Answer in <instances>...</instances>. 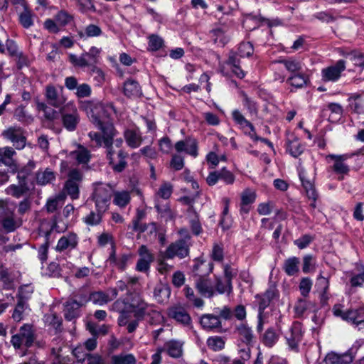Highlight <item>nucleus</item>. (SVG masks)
I'll use <instances>...</instances> for the list:
<instances>
[{"label": "nucleus", "mask_w": 364, "mask_h": 364, "mask_svg": "<svg viewBox=\"0 0 364 364\" xmlns=\"http://www.w3.org/2000/svg\"><path fill=\"white\" fill-rule=\"evenodd\" d=\"M81 107L86 112L92 123L102 132V133L90 132L88 134L90 140L97 146H103L106 149L107 158L109 164L112 165L116 171L121 172L127 166L126 158L127 154L120 149L117 153L119 162L117 164L114 163L113 144L114 143L116 146L120 147L123 143L122 138L114 141V137L117 134V131L113 123L109 120L112 115L116 112L114 107L111 103L105 104L100 102L86 101L82 103Z\"/></svg>", "instance_id": "f257e3e1"}, {"label": "nucleus", "mask_w": 364, "mask_h": 364, "mask_svg": "<svg viewBox=\"0 0 364 364\" xmlns=\"http://www.w3.org/2000/svg\"><path fill=\"white\" fill-rule=\"evenodd\" d=\"M112 310L119 314L117 323L121 327H126L129 333L136 330L146 316L156 312L153 305L146 302L137 294L117 299L112 304Z\"/></svg>", "instance_id": "f03ea898"}, {"label": "nucleus", "mask_w": 364, "mask_h": 364, "mask_svg": "<svg viewBox=\"0 0 364 364\" xmlns=\"http://www.w3.org/2000/svg\"><path fill=\"white\" fill-rule=\"evenodd\" d=\"M101 49L95 46H92L89 51L82 53L80 55L75 54L69 55V61L75 68L85 69L88 68L91 72L102 73V71L97 68V64L99 62Z\"/></svg>", "instance_id": "7ed1b4c3"}, {"label": "nucleus", "mask_w": 364, "mask_h": 364, "mask_svg": "<svg viewBox=\"0 0 364 364\" xmlns=\"http://www.w3.org/2000/svg\"><path fill=\"white\" fill-rule=\"evenodd\" d=\"M232 118L235 124L241 129L245 134L249 136L254 141H260L267 144L270 148H273V144L267 139L258 136L256 129L250 121L247 119L244 114L237 109H235L231 113Z\"/></svg>", "instance_id": "20e7f679"}, {"label": "nucleus", "mask_w": 364, "mask_h": 364, "mask_svg": "<svg viewBox=\"0 0 364 364\" xmlns=\"http://www.w3.org/2000/svg\"><path fill=\"white\" fill-rule=\"evenodd\" d=\"M63 127L68 132L76 130L80 121V114L73 102H68L59 110Z\"/></svg>", "instance_id": "39448f33"}, {"label": "nucleus", "mask_w": 364, "mask_h": 364, "mask_svg": "<svg viewBox=\"0 0 364 364\" xmlns=\"http://www.w3.org/2000/svg\"><path fill=\"white\" fill-rule=\"evenodd\" d=\"M36 339L35 331L33 326L25 323L19 328L18 333L11 338V343L15 349H21L23 346L30 348Z\"/></svg>", "instance_id": "423d86ee"}, {"label": "nucleus", "mask_w": 364, "mask_h": 364, "mask_svg": "<svg viewBox=\"0 0 364 364\" xmlns=\"http://www.w3.org/2000/svg\"><path fill=\"white\" fill-rule=\"evenodd\" d=\"M112 193V187L109 185L102 183H95L92 195L95 209H101V211L107 212L109 207Z\"/></svg>", "instance_id": "0eeeda50"}, {"label": "nucleus", "mask_w": 364, "mask_h": 364, "mask_svg": "<svg viewBox=\"0 0 364 364\" xmlns=\"http://www.w3.org/2000/svg\"><path fill=\"white\" fill-rule=\"evenodd\" d=\"M364 345V339L355 341L351 348L343 354L328 353L324 359L326 364H350L355 358L358 350Z\"/></svg>", "instance_id": "6e6552de"}, {"label": "nucleus", "mask_w": 364, "mask_h": 364, "mask_svg": "<svg viewBox=\"0 0 364 364\" xmlns=\"http://www.w3.org/2000/svg\"><path fill=\"white\" fill-rule=\"evenodd\" d=\"M189 255V245L186 239H180L171 243L161 253L163 259H171L174 257L183 259Z\"/></svg>", "instance_id": "1a4fd4ad"}, {"label": "nucleus", "mask_w": 364, "mask_h": 364, "mask_svg": "<svg viewBox=\"0 0 364 364\" xmlns=\"http://www.w3.org/2000/svg\"><path fill=\"white\" fill-rule=\"evenodd\" d=\"M304 331L300 322L292 323L289 331L285 334L286 343L290 350L298 352L300 343L303 340Z\"/></svg>", "instance_id": "9d476101"}, {"label": "nucleus", "mask_w": 364, "mask_h": 364, "mask_svg": "<svg viewBox=\"0 0 364 364\" xmlns=\"http://www.w3.org/2000/svg\"><path fill=\"white\" fill-rule=\"evenodd\" d=\"M45 97L47 102L55 108H61L66 103L67 97L63 95V87L58 88L49 84L45 87Z\"/></svg>", "instance_id": "9b49d317"}, {"label": "nucleus", "mask_w": 364, "mask_h": 364, "mask_svg": "<svg viewBox=\"0 0 364 364\" xmlns=\"http://www.w3.org/2000/svg\"><path fill=\"white\" fill-rule=\"evenodd\" d=\"M298 171L299 177L305 191L306 196L309 200L311 201L310 207L314 210L316 208V200L318 198V194L316 190L314 182L308 178L307 173L304 168H300Z\"/></svg>", "instance_id": "f8f14e48"}, {"label": "nucleus", "mask_w": 364, "mask_h": 364, "mask_svg": "<svg viewBox=\"0 0 364 364\" xmlns=\"http://www.w3.org/2000/svg\"><path fill=\"white\" fill-rule=\"evenodd\" d=\"M41 228L45 233L46 239L48 240L52 232H63L67 230L68 225L65 222L63 221L60 215L58 214L54 215L50 220H45L42 222Z\"/></svg>", "instance_id": "ddd939ff"}, {"label": "nucleus", "mask_w": 364, "mask_h": 364, "mask_svg": "<svg viewBox=\"0 0 364 364\" xmlns=\"http://www.w3.org/2000/svg\"><path fill=\"white\" fill-rule=\"evenodd\" d=\"M2 136L11 141L17 149H22L26 146V139L21 127H10L2 132Z\"/></svg>", "instance_id": "4468645a"}, {"label": "nucleus", "mask_w": 364, "mask_h": 364, "mask_svg": "<svg viewBox=\"0 0 364 364\" xmlns=\"http://www.w3.org/2000/svg\"><path fill=\"white\" fill-rule=\"evenodd\" d=\"M346 70V61L338 60L336 64L321 70V79L324 82H336L339 80L341 73Z\"/></svg>", "instance_id": "2eb2a0df"}, {"label": "nucleus", "mask_w": 364, "mask_h": 364, "mask_svg": "<svg viewBox=\"0 0 364 364\" xmlns=\"http://www.w3.org/2000/svg\"><path fill=\"white\" fill-rule=\"evenodd\" d=\"M79 237L73 232L63 235L58 241L55 250L58 252H70L77 248Z\"/></svg>", "instance_id": "dca6fc26"}, {"label": "nucleus", "mask_w": 364, "mask_h": 364, "mask_svg": "<svg viewBox=\"0 0 364 364\" xmlns=\"http://www.w3.org/2000/svg\"><path fill=\"white\" fill-rule=\"evenodd\" d=\"M174 147L177 152H185L193 158H196L198 155V141L193 137L188 136L184 140L177 141Z\"/></svg>", "instance_id": "f3484780"}, {"label": "nucleus", "mask_w": 364, "mask_h": 364, "mask_svg": "<svg viewBox=\"0 0 364 364\" xmlns=\"http://www.w3.org/2000/svg\"><path fill=\"white\" fill-rule=\"evenodd\" d=\"M274 63L282 64L290 75L297 74L306 70L305 65L302 60L294 57L280 58Z\"/></svg>", "instance_id": "a211bd4d"}, {"label": "nucleus", "mask_w": 364, "mask_h": 364, "mask_svg": "<svg viewBox=\"0 0 364 364\" xmlns=\"http://www.w3.org/2000/svg\"><path fill=\"white\" fill-rule=\"evenodd\" d=\"M257 193L251 188L245 189L240 194V213L242 215H247L255 202Z\"/></svg>", "instance_id": "6ab92c4d"}, {"label": "nucleus", "mask_w": 364, "mask_h": 364, "mask_svg": "<svg viewBox=\"0 0 364 364\" xmlns=\"http://www.w3.org/2000/svg\"><path fill=\"white\" fill-rule=\"evenodd\" d=\"M16 151L11 147H5L0 151V166L6 167L11 172L14 173L18 171V166L14 156Z\"/></svg>", "instance_id": "aec40b11"}, {"label": "nucleus", "mask_w": 364, "mask_h": 364, "mask_svg": "<svg viewBox=\"0 0 364 364\" xmlns=\"http://www.w3.org/2000/svg\"><path fill=\"white\" fill-rule=\"evenodd\" d=\"M168 316L178 323L188 326L191 323V318L188 312L181 306H174L168 309Z\"/></svg>", "instance_id": "412c9836"}, {"label": "nucleus", "mask_w": 364, "mask_h": 364, "mask_svg": "<svg viewBox=\"0 0 364 364\" xmlns=\"http://www.w3.org/2000/svg\"><path fill=\"white\" fill-rule=\"evenodd\" d=\"M83 305L82 301L69 299L64 304V316L67 321H72L80 316V307Z\"/></svg>", "instance_id": "4be33fe9"}, {"label": "nucleus", "mask_w": 364, "mask_h": 364, "mask_svg": "<svg viewBox=\"0 0 364 364\" xmlns=\"http://www.w3.org/2000/svg\"><path fill=\"white\" fill-rule=\"evenodd\" d=\"M26 173L23 171L18 172V185L13 184L9 186L6 189V193L16 198H20L26 193L28 191V188L26 183Z\"/></svg>", "instance_id": "5701e85b"}, {"label": "nucleus", "mask_w": 364, "mask_h": 364, "mask_svg": "<svg viewBox=\"0 0 364 364\" xmlns=\"http://www.w3.org/2000/svg\"><path fill=\"white\" fill-rule=\"evenodd\" d=\"M210 37L215 43L224 46L230 40L228 28L224 25L217 26L210 31Z\"/></svg>", "instance_id": "b1692460"}, {"label": "nucleus", "mask_w": 364, "mask_h": 364, "mask_svg": "<svg viewBox=\"0 0 364 364\" xmlns=\"http://www.w3.org/2000/svg\"><path fill=\"white\" fill-rule=\"evenodd\" d=\"M196 287L204 297L210 298L215 294V285L211 279L205 277H199L196 280Z\"/></svg>", "instance_id": "393cba45"}, {"label": "nucleus", "mask_w": 364, "mask_h": 364, "mask_svg": "<svg viewBox=\"0 0 364 364\" xmlns=\"http://www.w3.org/2000/svg\"><path fill=\"white\" fill-rule=\"evenodd\" d=\"M239 344L253 346L255 336L252 328L247 323H241L236 328Z\"/></svg>", "instance_id": "a878e982"}, {"label": "nucleus", "mask_w": 364, "mask_h": 364, "mask_svg": "<svg viewBox=\"0 0 364 364\" xmlns=\"http://www.w3.org/2000/svg\"><path fill=\"white\" fill-rule=\"evenodd\" d=\"M25 289H22L18 290V302L12 314V318L16 322H19L23 320L24 313L28 309V304L26 301H24V298L27 296V295L24 294Z\"/></svg>", "instance_id": "bb28decb"}, {"label": "nucleus", "mask_w": 364, "mask_h": 364, "mask_svg": "<svg viewBox=\"0 0 364 364\" xmlns=\"http://www.w3.org/2000/svg\"><path fill=\"white\" fill-rule=\"evenodd\" d=\"M202 327L207 331L221 332V321L219 316L212 314H205L200 318Z\"/></svg>", "instance_id": "cd10ccee"}, {"label": "nucleus", "mask_w": 364, "mask_h": 364, "mask_svg": "<svg viewBox=\"0 0 364 364\" xmlns=\"http://www.w3.org/2000/svg\"><path fill=\"white\" fill-rule=\"evenodd\" d=\"M123 93L127 97L136 98L142 95V90L136 80L129 78L124 82Z\"/></svg>", "instance_id": "c85d7f7f"}, {"label": "nucleus", "mask_w": 364, "mask_h": 364, "mask_svg": "<svg viewBox=\"0 0 364 364\" xmlns=\"http://www.w3.org/2000/svg\"><path fill=\"white\" fill-rule=\"evenodd\" d=\"M124 137L127 144L132 149H136L141 144V134L137 128L126 129L124 132Z\"/></svg>", "instance_id": "c756f323"}, {"label": "nucleus", "mask_w": 364, "mask_h": 364, "mask_svg": "<svg viewBox=\"0 0 364 364\" xmlns=\"http://www.w3.org/2000/svg\"><path fill=\"white\" fill-rule=\"evenodd\" d=\"M348 105L351 111L357 114H364V95L352 93L348 99Z\"/></svg>", "instance_id": "7c9ffc66"}, {"label": "nucleus", "mask_w": 364, "mask_h": 364, "mask_svg": "<svg viewBox=\"0 0 364 364\" xmlns=\"http://www.w3.org/2000/svg\"><path fill=\"white\" fill-rule=\"evenodd\" d=\"M332 159H334V164L333 170L337 174L346 175L348 173L350 168L349 166L344 162L348 159L347 155H334L331 154L328 156Z\"/></svg>", "instance_id": "2f4dec72"}, {"label": "nucleus", "mask_w": 364, "mask_h": 364, "mask_svg": "<svg viewBox=\"0 0 364 364\" xmlns=\"http://www.w3.org/2000/svg\"><path fill=\"white\" fill-rule=\"evenodd\" d=\"M183 343L179 341L171 340L164 344L167 354L174 358H179L183 355Z\"/></svg>", "instance_id": "473e14b6"}, {"label": "nucleus", "mask_w": 364, "mask_h": 364, "mask_svg": "<svg viewBox=\"0 0 364 364\" xmlns=\"http://www.w3.org/2000/svg\"><path fill=\"white\" fill-rule=\"evenodd\" d=\"M309 81V76L306 70L297 74L289 75L287 79V83L296 89L305 87Z\"/></svg>", "instance_id": "72a5a7b5"}, {"label": "nucleus", "mask_w": 364, "mask_h": 364, "mask_svg": "<svg viewBox=\"0 0 364 364\" xmlns=\"http://www.w3.org/2000/svg\"><path fill=\"white\" fill-rule=\"evenodd\" d=\"M23 10L18 13V21L24 28H29L34 24L35 14L28 8V4L22 6Z\"/></svg>", "instance_id": "f704fd0d"}, {"label": "nucleus", "mask_w": 364, "mask_h": 364, "mask_svg": "<svg viewBox=\"0 0 364 364\" xmlns=\"http://www.w3.org/2000/svg\"><path fill=\"white\" fill-rule=\"evenodd\" d=\"M171 295V289L166 284H158L154 290V297L158 303L163 304L168 301Z\"/></svg>", "instance_id": "c9c22d12"}, {"label": "nucleus", "mask_w": 364, "mask_h": 364, "mask_svg": "<svg viewBox=\"0 0 364 364\" xmlns=\"http://www.w3.org/2000/svg\"><path fill=\"white\" fill-rule=\"evenodd\" d=\"M279 334L271 327L268 328L261 337L262 343L267 348H272L279 341Z\"/></svg>", "instance_id": "e433bc0d"}, {"label": "nucleus", "mask_w": 364, "mask_h": 364, "mask_svg": "<svg viewBox=\"0 0 364 364\" xmlns=\"http://www.w3.org/2000/svg\"><path fill=\"white\" fill-rule=\"evenodd\" d=\"M105 213L106 211H101V209H95V211L91 210L82 220L88 226H97L101 223Z\"/></svg>", "instance_id": "4c0bfd02"}, {"label": "nucleus", "mask_w": 364, "mask_h": 364, "mask_svg": "<svg viewBox=\"0 0 364 364\" xmlns=\"http://www.w3.org/2000/svg\"><path fill=\"white\" fill-rule=\"evenodd\" d=\"M240 59L236 54L230 55L227 60V65L230 66L232 73L239 78L242 79L245 76V72L240 68Z\"/></svg>", "instance_id": "58836bf2"}, {"label": "nucleus", "mask_w": 364, "mask_h": 364, "mask_svg": "<svg viewBox=\"0 0 364 364\" xmlns=\"http://www.w3.org/2000/svg\"><path fill=\"white\" fill-rule=\"evenodd\" d=\"M304 150V146L301 144L297 138L289 140L287 146V151H288L293 157L297 158Z\"/></svg>", "instance_id": "ea45409f"}, {"label": "nucleus", "mask_w": 364, "mask_h": 364, "mask_svg": "<svg viewBox=\"0 0 364 364\" xmlns=\"http://www.w3.org/2000/svg\"><path fill=\"white\" fill-rule=\"evenodd\" d=\"M55 178V176L53 171L49 168H46L43 171H38L36 173V181L39 185H46L50 183Z\"/></svg>", "instance_id": "a19ab883"}, {"label": "nucleus", "mask_w": 364, "mask_h": 364, "mask_svg": "<svg viewBox=\"0 0 364 364\" xmlns=\"http://www.w3.org/2000/svg\"><path fill=\"white\" fill-rule=\"evenodd\" d=\"M316 287L321 294V301L328 299L327 291L329 287V282L328 278L320 274L316 279Z\"/></svg>", "instance_id": "79ce46f5"}, {"label": "nucleus", "mask_w": 364, "mask_h": 364, "mask_svg": "<svg viewBox=\"0 0 364 364\" xmlns=\"http://www.w3.org/2000/svg\"><path fill=\"white\" fill-rule=\"evenodd\" d=\"M131 200L130 193L127 191H116L114 193L113 203L119 208L125 207Z\"/></svg>", "instance_id": "37998d69"}, {"label": "nucleus", "mask_w": 364, "mask_h": 364, "mask_svg": "<svg viewBox=\"0 0 364 364\" xmlns=\"http://www.w3.org/2000/svg\"><path fill=\"white\" fill-rule=\"evenodd\" d=\"M36 109L39 112H43L45 118L47 119L48 120L53 121L56 118L58 115V112L53 109L52 107H49L44 102L37 101Z\"/></svg>", "instance_id": "c03bdc74"}, {"label": "nucleus", "mask_w": 364, "mask_h": 364, "mask_svg": "<svg viewBox=\"0 0 364 364\" xmlns=\"http://www.w3.org/2000/svg\"><path fill=\"white\" fill-rule=\"evenodd\" d=\"M315 305L310 301L306 299H299L295 304L294 311L295 313L299 316H302L306 311L312 310L314 309Z\"/></svg>", "instance_id": "a18cd8bd"}, {"label": "nucleus", "mask_w": 364, "mask_h": 364, "mask_svg": "<svg viewBox=\"0 0 364 364\" xmlns=\"http://www.w3.org/2000/svg\"><path fill=\"white\" fill-rule=\"evenodd\" d=\"M349 322L357 326L364 325V306L357 309H350Z\"/></svg>", "instance_id": "49530a36"}, {"label": "nucleus", "mask_w": 364, "mask_h": 364, "mask_svg": "<svg viewBox=\"0 0 364 364\" xmlns=\"http://www.w3.org/2000/svg\"><path fill=\"white\" fill-rule=\"evenodd\" d=\"M89 299L95 304L102 306L110 301L109 294L102 291H94L90 294Z\"/></svg>", "instance_id": "de8ad7c7"}, {"label": "nucleus", "mask_w": 364, "mask_h": 364, "mask_svg": "<svg viewBox=\"0 0 364 364\" xmlns=\"http://www.w3.org/2000/svg\"><path fill=\"white\" fill-rule=\"evenodd\" d=\"M111 364H136V359L131 353L114 355L111 358Z\"/></svg>", "instance_id": "09e8293b"}, {"label": "nucleus", "mask_w": 364, "mask_h": 364, "mask_svg": "<svg viewBox=\"0 0 364 364\" xmlns=\"http://www.w3.org/2000/svg\"><path fill=\"white\" fill-rule=\"evenodd\" d=\"M73 158L75 159L79 164H87L90 159V151L82 146H80L76 151L70 153Z\"/></svg>", "instance_id": "8fccbe9b"}, {"label": "nucleus", "mask_w": 364, "mask_h": 364, "mask_svg": "<svg viewBox=\"0 0 364 364\" xmlns=\"http://www.w3.org/2000/svg\"><path fill=\"white\" fill-rule=\"evenodd\" d=\"M173 191V185L170 182L164 181L156 193V196L164 200H168L171 196Z\"/></svg>", "instance_id": "3c124183"}, {"label": "nucleus", "mask_w": 364, "mask_h": 364, "mask_svg": "<svg viewBox=\"0 0 364 364\" xmlns=\"http://www.w3.org/2000/svg\"><path fill=\"white\" fill-rule=\"evenodd\" d=\"M299 259L292 257L287 259L284 264V269L289 276L294 275L299 271Z\"/></svg>", "instance_id": "603ef678"}, {"label": "nucleus", "mask_w": 364, "mask_h": 364, "mask_svg": "<svg viewBox=\"0 0 364 364\" xmlns=\"http://www.w3.org/2000/svg\"><path fill=\"white\" fill-rule=\"evenodd\" d=\"M225 340L220 336H210L207 340L208 347L213 351H220L225 348Z\"/></svg>", "instance_id": "864d4df0"}, {"label": "nucleus", "mask_w": 364, "mask_h": 364, "mask_svg": "<svg viewBox=\"0 0 364 364\" xmlns=\"http://www.w3.org/2000/svg\"><path fill=\"white\" fill-rule=\"evenodd\" d=\"M215 285V292L220 294L227 293L230 294L232 292V287L230 281L228 282L225 279L223 281L221 279H217Z\"/></svg>", "instance_id": "5fc2aeb1"}, {"label": "nucleus", "mask_w": 364, "mask_h": 364, "mask_svg": "<svg viewBox=\"0 0 364 364\" xmlns=\"http://www.w3.org/2000/svg\"><path fill=\"white\" fill-rule=\"evenodd\" d=\"M148 50L157 51L164 46V40L156 34H151L148 37Z\"/></svg>", "instance_id": "6e6d98bb"}, {"label": "nucleus", "mask_w": 364, "mask_h": 364, "mask_svg": "<svg viewBox=\"0 0 364 364\" xmlns=\"http://www.w3.org/2000/svg\"><path fill=\"white\" fill-rule=\"evenodd\" d=\"M242 105L250 116L257 117L258 107L257 103L247 95H243Z\"/></svg>", "instance_id": "4d7b16f0"}, {"label": "nucleus", "mask_w": 364, "mask_h": 364, "mask_svg": "<svg viewBox=\"0 0 364 364\" xmlns=\"http://www.w3.org/2000/svg\"><path fill=\"white\" fill-rule=\"evenodd\" d=\"M77 9L82 14L88 12H95L96 7L93 0H75Z\"/></svg>", "instance_id": "13d9d810"}, {"label": "nucleus", "mask_w": 364, "mask_h": 364, "mask_svg": "<svg viewBox=\"0 0 364 364\" xmlns=\"http://www.w3.org/2000/svg\"><path fill=\"white\" fill-rule=\"evenodd\" d=\"M183 291L186 297L196 307L200 308L204 305V301H203V299L195 296L193 289H191L189 287H186Z\"/></svg>", "instance_id": "bf43d9fd"}, {"label": "nucleus", "mask_w": 364, "mask_h": 364, "mask_svg": "<svg viewBox=\"0 0 364 364\" xmlns=\"http://www.w3.org/2000/svg\"><path fill=\"white\" fill-rule=\"evenodd\" d=\"M73 20V16L65 10H60L55 16V21L59 26H65Z\"/></svg>", "instance_id": "052dcab7"}, {"label": "nucleus", "mask_w": 364, "mask_h": 364, "mask_svg": "<svg viewBox=\"0 0 364 364\" xmlns=\"http://www.w3.org/2000/svg\"><path fill=\"white\" fill-rule=\"evenodd\" d=\"M14 117L20 122H29L33 120L31 115L28 114L23 106H18L14 110Z\"/></svg>", "instance_id": "680f3d73"}, {"label": "nucleus", "mask_w": 364, "mask_h": 364, "mask_svg": "<svg viewBox=\"0 0 364 364\" xmlns=\"http://www.w3.org/2000/svg\"><path fill=\"white\" fill-rule=\"evenodd\" d=\"M65 192L72 199H77L79 197V184L73 183L72 181H67L64 188Z\"/></svg>", "instance_id": "e2e57ef3"}, {"label": "nucleus", "mask_w": 364, "mask_h": 364, "mask_svg": "<svg viewBox=\"0 0 364 364\" xmlns=\"http://www.w3.org/2000/svg\"><path fill=\"white\" fill-rule=\"evenodd\" d=\"M332 312L336 317H340L342 320L349 322L350 310L345 311L344 306L341 304H335L332 308Z\"/></svg>", "instance_id": "0e129e2a"}, {"label": "nucleus", "mask_w": 364, "mask_h": 364, "mask_svg": "<svg viewBox=\"0 0 364 364\" xmlns=\"http://www.w3.org/2000/svg\"><path fill=\"white\" fill-rule=\"evenodd\" d=\"M254 52V48L250 42L241 43L237 48V55L240 57H249Z\"/></svg>", "instance_id": "69168bd1"}, {"label": "nucleus", "mask_w": 364, "mask_h": 364, "mask_svg": "<svg viewBox=\"0 0 364 364\" xmlns=\"http://www.w3.org/2000/svg\"><path fill=\"white\" fill-rule=\"evenodd\" d=\"M138 254L139 256V259H142L151 264L154 260V255L151 252V251L148 249V247L146 245H141L139 247L138 250Z\"/></svg>", "instance_id": "338daca9"}, {"label": "nucleus", "mask_w": 364, "mask_h": 364, "mask_svg": "<svg viewBox=\"0 0 364 364\" xmlns=\"http://www.w3.org/2000/svg\"><path fill=\"white\" fill-rule=\"evenodd\" d=\"M91 87L87 83L78 85L76 88L75 95L78 98L88 97L91 95Z\"/></svg>", "instance_id": "774afa93"}]
</instances>
